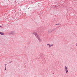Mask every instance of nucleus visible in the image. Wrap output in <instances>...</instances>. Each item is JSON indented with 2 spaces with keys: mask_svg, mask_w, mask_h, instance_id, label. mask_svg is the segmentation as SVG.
<instances>
[{
  "mask_svg": "<svg viewBox=\"0 0 77 77\" xmlns=\"http://www.w3.org/2000/svg\"><path fill=\"white\" fill-rule=\"evenodd\" d=\"M32 34H33V35H34L36 37V38H38V36H39V35L38 34V33H37L34 32L32 33Z\"/></svg>",
  "mask_w": 77,
  "mask_h": 77,
  "instance_id": "f257e3e1",
  "label": "nucleus"
},
{
  "mask_svg": "<svg viewBox=\"0 0 77 77\" xmlns=\"http://www.w3.org/2000/svg\"><path fill=\"white\" fill-rule=\"evenodd\" d=\"M65 71L66 73H68V67L65 66Z\"/></svg>",
  "mask_w": 77,
  "mask_h": 77,
  "instance_id": "f03ea898",
  "label": "nucleus"
},
{
  "mask_svg": "<svg viewBox=\"0 0 77 77\" xmlns=\"http://www.w3.org/2000/svg\"><path fill=\"white\" fill-rule=\"evenodd\" d=\"M15 34V33H14V31H12L11 32H10L9 33V35H14V34Z\"/></svg>",
  "mask_w": 77,
  "mask_h": 77,
  "instance_id": "7ed1b4c3",
  "label": "nucleus"
},
{
  "mask_svg": "<svg viewBox=\"0 0 77 77\" xmlns=\"http://www.w3.org/2000/svg\"><path fill=\"white\" fill-rule=\"evenodd\" d=\"M37 38L38 39L39 41L40 42H42V41L41 40V39L40 38H39V36H38V37Z\"/></svg>",
  "mask_w": 77,
  "mask_h": 77,
  "instance_id": "20e7f679",
  "label": "nucleus"
},
{
  "mask_svg": "<svg viewBox=\"0 0 77 77\" xmlns=\"http://www.w3.org/2000/svg\"><path fill=\"white\" fill-rule=\"evenodd\" d=\"M53 31H52V30H49L48 31V32L49 33H51V32H52Z\"/></svg>",
  "mask_w": 77,
  "mask_h": 77,
  "instance_id": "39448f33",
  "label": "nucleus"
},
{
  "mask_svg": "<svg viewBox=\"0 0 77 77\" xmlns=\"http://www.w3.org/2000/svg\"><path fill=\"white\" fill-rule=\"evenodd\" d=\"M0 35H5V34L4 33H2L1 32H0Z\"/></svg>",
  "mask_w": 77,
  "mask_h": 77,
  "instance_id": "423d86ee",
  "label": "nucleus"
},
{
  "mask_svg": "<svg viewBox=\"0 0 77 77\" xmlns=\"http://www.w3.org/2000/svg\"><path fill=\"white\" fill-rule=\"evenodd\" d=\"M53 44L52 45H49V48H50V47H52V46H53Z\"/></svg>",
  "mask_w": 77,
  "mask_h": 77,
  "instance_id": "0eeeda50",
  "label": "nucleus"
},
{
  "mask_svg": "<svg viewBox=\"0 0 77 77\" xmlns=\"http://www.w3.org/2000/svg\"><path fill=\"white\" fill-rule=\"evenodd\" d=\"M56 29V28H54L52 30V32H53V31H54Z\"/></svg>",
  "mask_w": 77,
  "mask_h": 77,
  "instance_id": "6e6552de",
  "label": "nucleus"
},
{
  "mask_svg": "<svg viewBox=\"0 0 77 77\" xmlns=\"http://www.w3.org/2000/svg\"><path fill=\"white\" fill-rule=\"evenodd\" d=\"M56 25H60V23H58L56 24L55 25V26H56Z\"/></svg>",
  "mask_w": 77,
  "mask_h": 77,
  "instance_id": "1a4fd4ad",
  "label": "nucleus"
},
{
  "mask_svg": "<svg viewBox=\"0 0 77 77\" xmlns=\"http://www.w3.org/2000/svg\"><path fill=\"white\" fill-rule=\"evenodd\" d=\"M12 62V61H10L9 63H11V62Z\"/></svg>",
  "mask_w": 77,
  "mask_h": 77,
  "instance_id": "9d476101",
  "label": "nucleus"
},
{
  "mask_svg": "<svg viewBox=\"0 0 77 77\" xmlns=\"http://www.w3.org/2000/svg\"><path fill=\"white\" fill-rule=\"evenodd\" d=\"M47 45H50V44H47Z\"/></svg>",
  "mask_w": 77,
  "mask_h": 77,
  "instance_id": "9b49d317",
  "label": "nucleus"
},
{
  "mask_svg": "<svg viewBox=\"0 0 77 77\" xmlns=\"http://www.w3.org/2000/svg\"><path fill=\"white\" fill-rule=\"evenodd\" d=\"M2 26H0V27H2Z\"/></svg>",
  "mask_w": 77,
  "mask_h": 77,
  "instance_id": "f8f14e48",
  "label": "nucleus"
},
{
  "mask_svg": "<svg viewBox=\"0 0 77 77\" xmlns=\"http://www.w3.org/2000/svg\"><path fill=\"white\" fill-rule=\"evenodd\" d=\"M5 66H6V64H5Z\"/></svg>",
  "mask_w": 77,
  "mask_h": 77,
  "instance_id": "ddd939ff",
  "label": "nucleus"
},
{
  "mask_svg": "<svg viewBox=\"0 0 77 77\" xmlns=\"http://www.w3.org/2000/svg\"><path fill=\"white\" fill-rule=\"evenodd\" d=\"M6 70V69H5V70Z\"/></svg>",
  "mask_w": 77,
  "mask_h": 77,
  "instance_id": "4468645a",
  "label": "nucleus"
},
{
  "mask_svg": "<svg viewBox=\"0 0 77 77\" xmlns=\"http://www.w3.org/2000/svg\"><path fill=\"white\" fill-rule=\"evenodd\" d=\"M24 64H25V65H26V63H25Z\"/></svg>",
  "mask_w": 77,
  "mask_h": 77,
  "instance_id": "2eb2a0df",
  "label": "nucleus"
},
{
  "mask_svg": "<svg viewBox=\"0 0 77 77\" xmlns=\"http://www.w3.org/2000/svg\"><path fill=\"white\" fill-rule=\"evenodd\" d=\"M60 27V26H59V27Z\"/></svg>",
  "mask_w": 77,
  "mask_h": 77,
  "instance_id": "dca6fc26",
  "label": "nucleus"
}]
</instances>
